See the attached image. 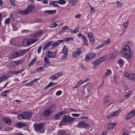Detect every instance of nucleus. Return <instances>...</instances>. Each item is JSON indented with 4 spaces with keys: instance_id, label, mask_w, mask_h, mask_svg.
<instances>
[{
    "instance_id": "1",
    "label": "nucleus",
    "mask_w": 135,
    "mask_h": 135,
    "mask_svg": "<svg viewBox=\"0 0 135 135\" xmlns=\"http://www.w3.org/2000/svg\"><path fill=\"white\" fill-rule=\"evenodd\" d=\"M122 54L123 56L127 59L130 60L132 58L133 53L129 45L126 44L123 46Z\"/></svg>"
},
{
    "instance_id": "2",
    "label": "nucleus",
    "mask_w": 135,
    "mask_h": 135,
    "mask_svg": "<svg viewBox=\"0 0 135 135\" xmlns=\"http://www.w3.org/2000/svg\"><path fill=\"white\" fill-rule=\"evenodd\" d=\"M76 118L71 117L69 115H65L63 117V118L61 121L60 123L59 126H61L65 125V123H70L73 121Z\"/></svg>"
},
{
    "instance_id": "3",
    "label": "nucleus",
    "mask_w": 135,
    "mask_h": 135,
    "mask_svg": "<svg viewBox=\"0 0 135 135\" xmlns=\"http://www.w3.org/2000/svg\"><path fill=\"white\" fill-rule=\"evenodd\" d=\"M35 9V7L32 5H30L27 7V8L24 11H19L18 12L21 15H25L32 12Z\"/></svg>"
},
{
    "instance_id": "4",
    "label": "nucleus",
    "mask_w": 135,
    "mask_h": 135,
    "mask_svg": "<svg viewBox=\"0 0 135 135\" xmlns=\"http://www.w3.org/2000/svg\"><path fill=\"white\" fill-rule=\"evenodd\" d=\"M38 40V39L37 38L35 39L32 38H27L24 40L22 43L25 46H29L37 42Z\"/></svg>"
},
{
    "instance_id": "5",
    "label": "nucleus",
    "mask_w": 135,
    "mask_h": 135,
    "mask_svg": "<svg viewBox=\"0 0 135 135\" xmlns=\"http://www.w3.org/2000/svg\"><path fill=\"white\" fill-rule=\"evenodd\" d=\"M55 106L53 105L47 108L44 112L43 115L44 116L46 117H48L52 114L55 110Z\"/></svg>"
},
{
    "instance_id": "6",
    "label": "nucleus",
    "mask_w": 135,
    "mask_h": 135,
    "mask_svg": "<svg viewBox=\"0 0 135 135\" xmlns=\"http://www.w3.org/2000/svg\"><path fill=\"white\" fill-rule=\"evenodd\" d=\"M32 116V113L26 112L19 114L18 115V117L19 119H21L29 118L31 117Z\"/></svg>"
},
{
    "instance_id": "7",
    "label": "nucleus",
    "mask_w": 135,
    "mask_h": 135,
    "mask_svg": "<svg viewBox=\"0 0 135 135\" xmlns=\"http://www.w3.org/2000/svg\"><path fill=\"white\" fill-rule=\"evenodd\" d=\"M33 126L35 127V130L36 132H40L41 133L44 132L41 131L44 127V125L42 123H36L34 124Z\"/></svg>"
},
{
    "instance_id": "8",
    "label": "nucleus",
    "mask_w": 135,
    "mask_h": 135,
    "mask_svg": "<svg viewBox=\"0 0 135 135\" xmlns=\"http://www.w3.org/2000/svg\"><path fill=\"white\" fill-rule=\"evenodd\" d=\"M76 126L78 128H83L88 127L89 126L85 122L83 121L79 122Z\"/></svg>"
},
{
    "instance_id": "9",
    "label": "nucleus",
    "mask_w": 135,
    "mask_h": 135,
    "mask_svg": "<svg viewBox=\"0 0 135 135\" xmlns=\"http://www.w3.org/2000/svg\"><path fill=\"white\" fill-rule=\"evenodd\" d=\"M135 115V110L131 111L130 113H128L125 118L126 120H129Z\"/></svg>"
},
{
    "instance_id": "10",
    "label": "nucleus",
    "mask_w": 135,
    "mask_h": 135,
    "mask_svg": "<svg viewBox=\"0 0 135 135\" xmlns=\"http://www.w3.org/2000/svg\"><path fill=\"white\" fill-rule=\"evenodd\" d=\"M62 75H63V73L62 72L58 73L53 75L50 77L49 78L52 80H55L60 76Z\"/></svg>"
},
{
    "instance_id": "11",
    "label": "nucleus",
    "mask_w": 135,
    "mask_h": 135,
    "mask_svg": "<svg viewBox=\"0 0 135 135\" xmlns=\"http://www.w3.org/2000/svg\"><path fill=\"white\" fill-rule=\"evenodd\" d=\"M95 56V55L94 53L89 54L85 56V58L87 61H88L90 60L94 57Z\"/></svg>"
},
{
    "instance_id": "12",
    "label": "nucleus",
    "mask_w": 135,
    "mask_h": 135,
    "mask_svg": "<svg viewBox=\"0 0 135 135\" xmlns=\"http://www.w3.org/2000/svg\"><path fill=\"white\" fill-rule=\"evenodd\" d=\"M88 36L89 38L90 41L92 44H94L95 39L91 33L89 32L87 33Z\"/></svg>"
},
{
    "instance_id": "13",
    "label": "nucleus",
    "mask_w": 135,
    "mask_h": 135,
    "mask_svg": "<svg viewBox=\"0 0 135 135\" xmlns=\"http://www.w3.org/2000/svg\"><path fill=\"white\" fill-rule=\"evenodd\" d=\"M47 57L45 56L44 57V60L45 62L44 66L45 68H46L49 66L50 64L49 59L47 58Z\"/></svg>"
},
{
    "instance_id": "14",
    "label": "nucleus",
    "mask_w": 135,
    "mask_h": 135,
    "mask_svg": "<svg viewBox=\"0 0 135 135\" xmlns=\"http://www.w3.org/2000/svg\"><path fill=\"white\" fill-rule=\"evenodd\" d=\"M82 52V51L81 50H80V49H78L77 50L75 51L74 52L73 55V57H76L78 55L81 54Z\"/></svg>"
},
{
    "instance_id": "15",
    "label": "nucleus",
    "mask_w": 135,
    "mask_h": 135,
    "mask_svg": "<svg viewBox=\"0 0 135 135\" xmlns=\"http://www.w3.org/2000/svg\"><path fill=\"white\" fill-rule=\"evenodd\" d=\"M29 50L28 49H23L18 51V56L23 55L27 53Z\"/></svg>"
},
{
    "instance_id": "16",
    "label": "nucleus",
    "mask_w": 135,
    "mask_h": 135,
    "mask_svg": "<svg viewBox=\"0 0 135 135\" xmlns=\"http://www.w3.org/2000/svg\"><path fill=\"white\" fill-rule=\"evenodd\" d=\"M49 58H52L56 57V54L55 52H52L51 51H49L46 55Z\"/></svg>"
},
{
    "instance_id": "17",
    "label": "nucleus",
    "mask_w": 135,
    "mask_h": 135,
    "mask_svg": "<svg viewBox=\"0 0 135 135\" xmlns=\"http://www.w3.org/2000/svg\"><path fill=\"white\" fill-rule=\"evenodd\" d=\"M57 134L59 135H69V133L67 131L61 130L57 132Z\"/></svg>"
},
{
    "instance_id": "18",
    "label": "nucleus",
    "mask_w": 135,
    "mask_h": 135,
    "mask_svg": "<svg viewBox=\"0 0 135 135\" xmlns=\"http://www.w3.org/2000/svg\"><path fill=\"white\" fill-rule=\"evenodd\" d=\"M106 58L105 56H104L102 57H100L96 60L97 63L100 64L103 61H105Z\"/></svg>"
},
{
    "instance_id": "19",
    "label": "nucleus",
    "mask_w": 135,
    "mask_h": 135,
    "mask_svg": "<svg viewBox=\"0 0 135 135\" xmlns=\"http://www.w3.org/2000/svg\"><path fill=\"white\" fill-rule=\"evenodd\" d=\"M24 70H18L17 71H9V74H11L12 75H15L20 74Z\"/></svg>"
},
{
    "instance_id": "20",
    "label": "nucleus",
    "mask_w": 135,
    "mask_h": 135,
    "mask_svg": "<svg viewBox=\"0 0 135 135\" xmlns=\"http://www.w3.org/2000/svg\"><path fill=\"white\" fill-rule=\"evenodd\" d=\"M42 33L43 32L42 31H37L34 34L32 35L31 37H36L41 35Z\"/></svg>"
},
{
    "instance_id": "21",
    "label": "nucleus",
    "mask_w": 135,
    "mask_h": 135,
    "mask_svg": "<svg viewBox=\"0 0 135 135\" xmlns=\"http://www.w3.org/2000/svg\"><path fill=\"white\" fill-rule=\"evenodd\" d=\"M56 12V11L55 10H46L44 11V13H48L49 15L52 14H55Z\"/></svg>"
},
{
    "instance_id": "22",
    "label": "nucleus",
    "mask_w": 135,
    "mask_h": 135,
    "mask_svg": "<svg viewBox=\"0 0 135 135\" xmlns=\"http://www.w3.org/2000/svg\"><path fill=\"white\" fill-rule=\"evenodd\" d=\"M118 79V76L116 75H113L110 78V80L111 82H115Z\"/></svg>"
},
{
    "instance_id": "23",
    "label": "nucleus",
    "mask_w": 135,
    "mask_h": 135,
    "mask_svg": "<svg viewBox=\"0 0 135 135\" xmlns=\"http://www.w3.org/2000/svg\"><path fill=\"white\" fill-rule=\"evenodd\" d=\"M10 57L11 58H14L18 56L17 52H14L10 54Z\"/></svg>"
},
{
    "instance_id": "24",
    "label": "nucleus",
    "mask_w": 135,
    "mask_h": 135,
    "mask_svg": "<svg viewBox=\"0 0 135 135\" xmlns=\"http://www.w3.org/2000/svg\"><path fill=\"white\" fill-rule=\"evenodd\" d=\"M117 54L115 52H113L108 55V57L109 59H112L113 58H115L117 55Z\"/></svg>"
},
{
    "instance_id": "25",
    "label": "nucleus",
    "mask_w": 135,
    "mask_h": 135,
    "mask_svg": "<svg viewBox=\"0 0 135 135\" xmlns=\"http://www.w3.org/2000/svg\"><path fill=\"white\" fill-rule=\"evenodd\" d=\"M116 124V123H115L114 124L111 123H109L108 124V127L109 129H111L114 128Z\"/></svg>"
},
{
    "instance_id": "26",
    "label": "nucleus",
    "mask_w": 135,
    "mask_h": 135,
    "mask_svg": "<svg viewBox=\"0 0 135 135\" xmlns=\"http://www.w3.org/2000/svg\"><path fill=\"white\" fill-rule=\"evenodd\" d=\"M52 41H49L46 44L45 46L44 47V50H46L49 47L50 45L51 44Z\"/></svg>"
},
{
    "instance_id": "27",
    "label": "nucleus",
    "mask_w": 135,
    "mask_h": 135,
    "mask_svg": "<svg viewBox=\"0 0 135 135\" xmlns=\"http://www.w3.org/2000/svg\"><path fill=\"white\" fill-rule=\"evenodd\" d=\"M92 86V84L90 82H88L87 83L84 85L83 86L84 87H86L87 86H88L89 87L87 88V90L89 92L90 90V89H91Z\"/></svg>"
},
{
    "instance_id": "28",
    "label": "nucleus",
    "mask_w": 135,
    "mask_h": 135,
    "mask_svg": "<svg viewBox=\"0 0 135 135\" xmlns=\"http://www.w3.org/2000/svg\"><path fill=\"white\" fill-rule=\"evenodd\" d=\"M132 92L133 91L132 90L128 91V92L124 95V97L126 99L129 98Z\"/></svg>"
},
{
    "instance_id": "29",
    "label": "nucleus",
    "mask_w": 135,
    "mask_h": 135,
    "mask_svg": "<svg viewBox=\"0 0 135 135\" xmlns=\"http://www.w3.org/2000/svg\"><path fill=\"white\" fill-rule=\"evenodd\" d=\"M110 42V38H108L107 40H105L103 42L102 44L104 46H106L108 44H109Z\"/></svg>"
},
{
    "instance_id": "30",
    "label": "nucleus",
    "mask_w": 135,
    "mask_h": 135,
    "mask_svg": "<svg viewBox=\"0 0 135 135\" xmlns=\"http://www.w3.org/2000/svg\"><path fill=\"white\" fill-rule=\"evenodd\" d=\"M77 2L78 1H77L70 0L69 1V3L72 6H75L76 5Z\"/></svg>"
},
{
    "instance_id": "31",
    "label": "nucleus",
    "mask_w": 135,
    "mask_h": 135,
    "mask_svg": "<svg viewBox=\"0 0 135 135\" xmlns=\"http://www.w3.org/2000/svg\"><path fill=\"white\" fill-rule=\"evenodd\" d=\"M4 120L6 123L10 124L11 122V120L9 118H3Z\"/></svg>"
},
{
    "instance_id": "32",
    "label": "nucleus",
    "mask_w": 135,
    "mask_h": 135,
    "mask_svg": "<svg viewBox=\"0 0 135 135\" xmlns=\"http://www.w3.org/2000/svg\"><path fill=\"white\" fill-rule=\"evenodd\" d=\"M56 83H51V82H50L49 84L45 87V89L46 90L51 86H54V84Z\"/></svg>"
},
{
    "instance_id": "33",
    "label": "nucleus",
    "mask_w": 135,
    "mask_h": 135,
    "mask_svg": "<svg viewBox=\"0 0 135 135\" xmlns=\"http://www.w3.org/2000/svg\"><path fill=\"white\" fill-rule=\"evenodd\" d=\"M4 80H7L8 79L9 77L11 76V75H6L2 76Z\"/></svg>"
},
{
    "instance_id": "34",
    "label": "nucleus",
    "mask_w": 135,
    "mask_h": 135,
    "mask_svg": "<svg viewBox=\"0 0 135 135\" xmlns=\"http://www.w3.org/2000/svg\"><path fill=\"white\" fill-rule=\"evenodd\" d=\"M58 3V1H53L51 3H50V2L49 5H52L54 7H58L59 6L56 4V3Z\"/></svg>"
},
{
    "instance_id": "35",
    "label": "nucleus",
    "mask_w": 135,
    "mask_h": 135,
    "mask_svg": "<svg viewBox=\"0 0 135 135\" xmlns=\"http://www.w3.org/2000/svg\"><path fill=\"white\" fill-rule=\"evenodd\" d=\"M37 60V57H35L33 59H32V61L30 62L29 64V66L30 67L31 66L33 65L35 63V61Z\"/></svg>"
},
{
    "instance_id": "36",
    "label": "nucleus",
    "mask_w": 135,
    "mask_h": 135,
    "mask_svg": "<svg viewBox=\"0 0 135 135\" xmlns=\"http://www.w3.org/2000/svg\"><path fill=\"white\" fill-rule=\"evenodd\" d=\"M120 112V110H118L114 112L112 114V116L113 117L115 116H118L119 115V113Z\"/></svg>"
},
{
    "instance_id": "37",
    "label": "nucleus",
    "mask_w": 135,
    "mask_h": 135,
    "mask_svg": "<svg viewBox=\"0 0 135 135\" xmlns=\"http://www.w3.org/2000/svg\"><path fill=\"white\" fill-rule=\"evenodd\" d=\"M16 125L19 128H21V127L25 126H26V124L23 123H19L16 124Z\"/></svg>"
},
{
    "instance_id": "38",
    "label": "nucleus",
    "mask_w": 135,
    "mask_h": 135,
    "mask_svg": "<svg viewBox=\"0 0 135 135\" xmlns=\"http://www.w3.org/2000/svg\"><path fill=\"white\" fill-rule=\"evenodd\" d=\"M112 72L110 69L107 70V71L105 73V75L109 76L111 75Z\"/></svg>"
},
{
    "instance_id": "39",
    "label": "nucleus",
    "mask_w": 135,
    "mask_h": 135,
    "mask_svg": "<svg viewBox=\"0 0 135 135\" xmlns=\"http://www.w3.org/2000/svg\"><path fill=\"white\" fill-rule=\"evenodd\" d=\"M9 91L10 90L9 89L4 91L3 92L2 95L3 97H7V93H8Z\"/></svg>"
},
{
    "instance_id": "40",
    "label": "nucleus",
    "mask_w": 135,
    "mask_h": 135,
    "mask_svg": "<svg viewBox=\"0 0 135 135\" xmlns=\"http://www.w3.org/2000/svg\"><path fill=\"white\" fill-rule=\"evenodd\" d=\"M68 50L67 48L65 46H64L62 50V52L64 54H68Z\"/></svg>"
},
{
    "instance_id": "41",
    "label": "nucleus",
    "mask_w": 135,
    "mask_h": 135,
    "mask_svg": "<svg viewBox=\"0 0 135 135\" xmlns=\"http://www.w3.org/2000/svg\"><path fill=\"white\" fill-rule=\"evenodd\" d=\"M129 79L132 80H135V74L134 73H132L130 74Z\"/></svg>"
},
{
    "instance_id": "42",
    "label": "nucleus",
    "mask_w": 135,
    "mask_h": 135,
    "mask_svg": "<svg viewBox=\"0 0 135 135\" xmlns=\"http://www.w3.org/2000/svg\"><path fill=\"white\" fill-rule=\"evenodd\" d=\"M79 30V28L78 27H76L75 28L74 30H70L71 32L73 33H75L77 32Z\"/></svg>"
},
{
    "instance_id": "43",
    "label": "nucleus",
    "mask_w": 135,
    "mask_h": 135,
    "mask_svg": "<svg viewBox=\"0 0 135 135\" xmlns=\"http://www.w3.org/2000/svg\"><path fill=\"white\" fill-rule=\"evenodd\" d=\"M57 26V24L55 22L52 23L51 24L50 28H52L56 27Z\"/></svg>"
},
{
    "instance_id": "44",
    "label": "nucleus",
    "mask_w": 135,
    "mask_h": 135,
    "mask_svg": "<svg viewBox=\"0 0 135 135\" xmlns=\"http://www.w3.org/2000/svg\"><path fill=\"white\" fill-rule=\"evenodd\" d=\"M83 39L84 41V45H87L88 43L87 42V40L86 39V37L84 36H83Z\"/></svg>"
},
{
    "instance_id": "45",
    "label": "nucleus",
    "mask_w": 135,
    "mask_h": 135,
    "mask_svg": "<svg viewBox=\"0 0 135 135\" xmlns=\"http://www.w3.org/2000/svg\"><path fill=\"white\" fill-rule=\"evenodd\" d=\"M116 3L117 4V7H120L123 6V3L118 1H116Z\"/></svg>"
},
{
    "instance_id": "46",
    "label": "nucleus",
    "mask_w": 135,
    "mask_h": 135,
    "mask_svg": "<svg viewBox=\"0 0 135 135\" xmlns=\"http://www.w3.org/2000/svg\"><path fill=\"white\" fill-rule=\"evenodd\" d=\"M109 99L108 97H105L104 99V102L103 103L104 104L108 103L109 102Z\"/></svg>"
},
{
    "instance_id": "47",
    "label": "nucleus",
    "mask_w": 135,
    "mask_h": 135,
    "mask_svg": "<svg viewBox=\"0 0 135 135\" xmlns=\"http://www.w3.org/2000/svg\"><path fill=\"white\" fill-rule=\"evenodd\" d=\"M44 67L43 66H41L38 68L36 70V71L38 72H40L43 70Z\"/></svg>"
},
{
    "instance_id": "48",
    "label": "nucleus",
    "mask_w": 135,
    "mask_h": 135,
    "mask_svg": "<svg viewBox=\"0 0 135 135\" xmlns=\"http://www.w3.org/2000/svg\"><path fill=\"white\" fill-rule=\"evenodd\" d=\"M69 30V28L68 26H66L65 27H63L62 28V29L61 32H64V31L65 30Z\"/></svg>"
},
{
    "instance_id": "49",
    "label": "nucleus",
    "mask_w": 135,
    "mask_h": 135,
    "mask_svg": "<svg viewBox=\"0 0 135 135\" xmlns=\"http://www.w3.org/2000/svg\"><path fill=\"white\" fill-rule=\"evenodd\" d=\"M58 3L60 4H65L66 2L64 0H60L58 1Z\"/></svg>"
},
{
    "instance_id": "50",
    "label": "nucleus",
    "mask_w": 135,
    "mask_h": 135,
    "mask_svg": "<svg viewBox=\"0 0 135 135\" xmlns=\"http://www.w3.org/2000/svg\"><path fill=\"white\" fill-rule=\"evenodd\" d=\"M33 83V81L32 80L30 82L27 83L25 84V85L27 86H29L32 85Z\"/></svg>"
},
{
    "instance_id": "51",
    "label": "nucleus",
    "mask_w": 135,
    "mask_h": 135,
    "mask_svg": "<svg viewBox=\"0 0 135 135\" xmlns=\"http://www.w3.org/2000/svg\"><path fill=\"white\" fill-rule=\"evenodd\" d=\"M10 18H8L6 19L5 22V24H8L10 23Z\"/></svg>"
},
{
    "instance_id": "52",
    "label": "nucleus",
    "mask_w": 135,
    "mask_h": 135,
    "mask_svg": "<svg viewBox=\"0 0 135 135\" xmlns=\"http://www.w3.org/2000/svg\"><path fill=\"white\" fill-rule=\"evenodd\" d=\"M129 23L128 21H127L126 22L124 23V24H123V25L124 26V28H123V29H124L125 30L126 28L127 27V25Z\"/></svg>"
},
{
    "instance_id": "53",
    "label": "nucleus",
    "mask_w": 135,
    "mask_h": 135,
    "mask_svg": "<svg viewBox=\"0 0 135 135\" xmlns=\"http://www.w3.org/2000/svg\"><path fill=\"white\" fill-rule=\"evenodd\" d=\"M17 65L16 62L13 61L11 63V65L12 67H15Z\"/></svg>"
},
{
    "instance_id": "54",
    "label": "nucleus",
    "mask_w": 135,
    "mask_h": 135,
    "mask_svg": "<svg viewBox=\"0 0 135 135\" xmlns=\"http://www.w3.org/2000/svg\"><path fill=\"white\" fill-rule=\"evenodd\" d=\"M73 37H71L70 38H64L65 41H73Z\"/></svg>"
},
{
    "instance_id": "55",
    "label": "nucleus",
    "mask_w": 135,
    "mask_h": 135,
    "mask_svg": "<svg viewBox=\"0 0 135 135\" xmlns=\"http://www.w3.org/2000/svg\"><path fill=\"white\" fill-rule=\"evenodd\" d=\"M89 7L90 8V13H93L95 12V11L94 8L91 6L90 5L89 6Z\"/></svg>"
},
{
    "instance_id": "56",
    "label": "nucleus",
    "mask_w": 135,
    "mask_h": 135,
    "mask_svg": "<svg viewBox=\"0 0 135 135\" xmlns=\"http://www.w3.org/2000/svg\"><path fill=\"white\" fill-rule=\"evenodd\" d=\"M123 135H128V132L125 129L123 130Z\"/></svg>"
},
{
    "instance_id": "57",
    "label": "nucleus",
    "mask_w": 135,
    "mask_h": 135,
    "mask_svg": "<svg viewBox=\"0 0 135 135\" xmlns=\"http://www.w3.org/2000/svg\"><path fill=\"white\" fill-rule=\"evenodd\" d=\"M83 83V81L80 80L78 81V82L77 83V84L79 86L80 85L82 84Z\"/></svg>"
},
{
    "instance_id": "58",
    "label": "nucleus",
    "mask_w": 135,
    "mask_h": 135,
    "mask_svg": "<svg viewBox=\"0 0 135 135\" xmlns=\"http://www.w3.org/2000/svg\"><path fill=\"white\" fill-rule=\"evenodd\" d=\"M71 115L73 117H79L81 115V114L73 113Z\"/></svg>"
},
{
    "instance_id": "59",
    "label": "nucleus",
    "mask_w": 135,
    "mask_h": 135,
    "mask_svg": "<svg viewBox=\"0 0 135 135\" xmlns=\"http://www.w3.org/2000/svg\"><path fill=\"white\" fill-rule=\"evenodd\" d=\"M130 74L126 72L124 73V76L128 78V79H129Z\"/></svg>"
},
{
    "instance_id": "60",
    "label": "nucleus",
    "mask_w": 135,
    "mask_h": 135,
    "mask_svg": "<svg viewBox=\"0 0 135 135\" xmlns=\"http://www.w3.org/2000/svg\"><path fill=\"white\" fill-rule=\"evenodd\" d=\"M23 60H20L16 61L17 65H19L21 64L23 62Z\"/></svg>"
},
{
    "instance_id": "61",
    "label": "nucleus",
    "mask_w": 135,
    "mask_h": 135,
    "mask_svg": "<svg viewBox=\"0 0 135 135\" xmlns=\"http://www.w3.org/2000/svg\"><path fill=\"white\" fill-rule=\"evenodd\" d=\"M123 60L121 59H120L117 61V63L120 64H123Z\"/></svg>"
},
{
    "instance_id": "62",
    "label": "nucleus",
    "mask_w": 135,
    "mask_h": 135,
    "mask_svg": "<svg viewBox=\"0 0 135 135\" xmlns=\"http://www.w3.org/2000/svg\"><path fill=\"white\" fill-rule=\"evenodd\" d=\"M66 113V111L65 110H64V111H62L61 112H60L59 113H58V114H59L60 116L63 115L64 113Z\"/></svg>"
},
{
    "instance_id": "63",
    "label": "nucleus",
    "mask_w": 135,
    "mask_h": 135,
    "mask_svg": "<svg viewBox=\"0 0 135 135\" xmlns=\"http://www.w3.org/2000/svg\"><path fill=\"white\" fill-rule=\"evenodd\" d=\"M62 91L61 90H59L57 91L56 93V95L59 96L62 93Z\"/></svg>"
},
{
    "instance_id": "64",
    "label": "nucleus",
    "mask_w": 135,
    "mask_h": 135,
    "mask_svg": "<svg viewBox=\"0 0 135 135\" xmlns=\"http://www.w3.org/2000/svg\"><path fill=\"white\" fill-rule=\"evenodd\" d=\"M64 55L62 56V60H64L66 59L67 57L68 54H64Z\"/></svg>"
}]
</instances>
